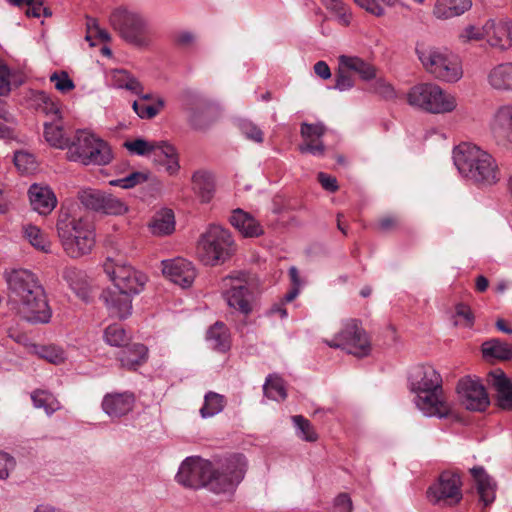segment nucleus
I'll return each mask as SVG.
<instances>
[{
  "mask_svg": "<svg viewBox=\"0 0 512 512\" xmlns=\"http://www.w3.org/2000/svg\"><path fill=\"white\" fill-rule=\"evenodd\" d=\"M247 460L242 454L225 458L218 468L201 457H187L180 465L176 480L193 489L207 488L215 494H232L243 480Z\"/></svg>",
  "mask_w": 512,
  "mask_h": 512,
  "instance_id": "f257e3e1",
  "label": "nucleus"
},
{
  "mask_svg": "<svg viewBox=\"0 0 512 512\" xmlns=\"http://www.w3.org/2000/svg\"><path fill=\"white\" fill-rule=\"evenodd\" d=\"M10 300L18 305V313L32 323H48L51 310L43 287L34 273L14 269L5 273Z\"/></svg>",
  "mask_w": 512,
  "mask_h": 512,
  "instance_id": "f03ea898",
  "label": "nucleus"
},
{
  "mask_svg": "<svg viewBox=\"0 0 512 512\" xmlns=\"http://www.w3.org/2000/svg\"><path fill=\"white\" fill-rule=\"evenodd\" d=\"M411 391L415 394L414 402L426 416L445 417L450 412L442 389V378L431 365H418L409 375Z\"/></svg>",
  "mask_w": 512,
  "mask_h": 512,
  "instance_id": "7ed1b4c3",
  "label": "nucleus"
},
{
  "mask_svg": "<svg viewBox=\"0 0 512 512\" xmlns=\"http://www.w3.org/2000/svg\"><path fill=\"white\" fill-rule=\"evenodd\" d=\"M453 161L460 175L474 183L492 185L500 179L492 155L472 143L463 142L456 146Z\"/></svg>",
  "mask_w": 512,
  "mask_h": 512,
  "instance_id": "20e7f679",
  "label": "nucleus"
},
{
  "mask_svg": "<svg viewBox=\"0 0 512 512\" xmlns=\"http://www.w3.org/2000/svg\"><path fill=\"white\" fill-rule=\"evenodd\" d=\"M59 242L65 254L78 259L89 254L95 245V231L91 222L61 211L56 222Z\"/></svg>",
  "mask_w": 512,
  "mask_h": 512,
  "instance_id": "39448f33",
  "label": "nucleus"
},
{
  "mask_svg": "<svg viewBox=\"0 0 512 512\" xmlns=\"http://www.w3.org/2000/svg\"><path fill=\"white\" fill-rule=\"evenodd\" d=\"M416 54L425 71L440 81L455 83L463 76L460 58L448 48L421 45Z\"/></svg>",
  "mask_w": 512,
  "mask_h": 512,
  "instance_id": "423d86ee",
  "label": "nucleus"
},
{
  "mask_svg": "<svg viewBox=\"0 0 512 512\" xmlns=\"http://www.w3.org/2000/svg\"><path fill=\"white\" fill-rule=\"evenodd\" d=\"M68 158L83 165H107L113 155L109 145L94 134L79 130L68 146Z\"/></svg>",
  "mask_w": 512,
  "mask_h": 512,
  "instance_id": "0eeeda50",
  "label": "nucleus"
},
{
  "mask_svg": "<svg viewBox=\"0 0 512 512\" xmlns=\"http://www.w3.org/2000/svg\"><path fill=\"white\" fill-rule=\"evenodd\" d=\"M221 290L227 305L243 315H249L257 305V287L245 274L224 277Z\"/></svg>",
  "mask_w": 512,
  "mask_h": 512,
  "instance_id": "6e6552de",
  "label": "nucleus"
},
{
  "mask_svg": "<svg viewBox=\"0 0 512 512\" xmlns=\"http://www.w3.org/2000/svg\"><path fill=\"white\" fill-rule=\"evenodd\" d=\"M408 103L433 114H445L457 107L456 98L435 83H420L413 86L408 95Z\"/></svg>",
  "mask_w": 512,
  "mask_h": 512,
  "instance_id": "1a4fd4ad",
  "label": "nucleus"
},
{
  "mask_svg": "<svg viewBox=\"0 0 512 512\" xmlns=\"http://www.w3.org/2000/svg\"><path fill=\"white\" fill-rule=\"evenodd\" d=\"M233 252V239L230 232L220 225L212 224L201 236L198 255L205 265L215 266L224 263Z\"/></svg>",
  "mask_w": 512,
  "mask_h": 512,
  "instance_id": "9d476101",
  "label": "nucleus"
},
{
  "mask_svg": "<svg viewBox=\"0 0 512 512\" xmlns=\"http://www.w3.org/2000/svg\"><path fill=\"white\" fill-rule=\"evenodd\" d=\"M110 21L122 38L130 44L141 48L150 45L149 22L141 13L118 8L111 14Z\"/></svg>",
  "mask_w": 512,
  "mask_h": 512,
  "instance_id": "9b49d317",
  "label": "nucleus"
},
{
  "mask_svg": "<svg viewBox=\"0 0 512 512\" xmlns=\"http://www.w3.org/2000/svg\"><path fill=\"white\" fill-rule=\"evenodd\" d=\"M182 109L188 122L196 130H205L215 123L219 117V108L202 94L186 91L182 98Z\"/></svg>",
  "mask_w": 512,
  "mask_h": 512,
  "instance_id": "f8f14e48",
  "label": "nucleus"
},
{
  "mask_svg": "<svg viewBox=\"0 0 512 512\" xmlns=\"http://www.w3.org/2000/svg\"><path fill=\"white\" fill-rule=\"evenodd\" d=\"M325 343L331 348H340L356 357L367 356L371 350L367 333L355 319L346 321L342 329L331 340H325Z\"/></svg>",
  "mask_w": 512,
  "mask_h": 512,
  "instance_id": "ddd939ff",
  "label": "nucleus"
},
{
  "mask_svg": "<svg viewBox=\"0 0 512 512\" xmlns=\"http://www.w3.org/2000/svg\"><path fill=\"white\" fill-rule=\"evenodd\" d=\"M104 272L113 282V286L130 294H138L143 290L147 277L126 265L120 260L108 258L103 265Z\"/></svg>",
  "mask_w": 512,
  "mask_h": 512,
  "instance_id": "4468645a",
  "label": "nucleus"
},
{
  "mask_svg": "<svg viewBox=\"0 0 512 512\" xmlns=\"http://www.w3.org/2000/svg\"><path fill=\"white\" fill-rule=\"evenodd\" d=\"M429 500L435 504L454 505L461 501V480L457 473L443 472L427 491Z\"/></svg>",
  "mask_w": 512,
  "mask_h": 512,
  "instance_id": "2eb2a0df",
  "label": "nucleus"
},
{
  "mask_svg": "<svg viewBox=\"0 0 512 512\" xmlns=\"http://www.w3.org/2000/svg\"><path fill=\"white\" fill-rule=\"evenodd\" d=\"M457 393L461 404L471 411H483L490 403L488 394L478 379L462 378L458 382Z\"/></svg>",
  "mask_w": 512,
  "mask_h": 512,
  "instance_id": "dca6fc26",
  "label": "nucleus"
},
{
  "mask_svg": "<svg viewBox=\"0 0 512 512\" xmlns=\"http://www.w3.org/2000/svg\"><path fill=\"white\" fill-rule=\"evenodd\" d=\"M487 44L506 51L512 48V20L508 17H493L486 21Z\"/></svg>",
  "mask_w": 512,
  "mask_h": 512,
  "instance_id": "f3484780",
  "label": "nucleus"
},
{
  "mask_svg": "<svg viewBox=\"0 0 512 512\" xmlns=\"http://www.w3.org/2000/svg\"><path fill=\"white\" fill-rule=\"evenodd\" d=\"M161 265L164 276L182 288L190 287L195 280L196 269L192 262L184 258L163 260Z\"/></svg>",
  "mask_w": 512,
  "mask_h": 512,
  "instance_id": "a211bd4d",
  "label": "nucleus"
},
{
  "mask_svg": "<svg viewBox=\"0 0 512 512\" xmlns=\"http://www.w3.org/2000/svg\"><path fill=\"white\" fill-rule=\"evenodd\" d=\"M134 405L135 396L128 391L107 393L101 403L102 410L113 421L128 415Z\"/></svg>",
  "mask_w": 512,
  "mask_h": 512,
  "instance_id": "6ab92c4d",
  "label": "nucleus"
},
{
  "mask_svg": "<svg viewBox=\"0 0 512 512\" xmlns=\"http://www.w3.org/2000/svg\"><path fill=\"white\" fill-rule=\"evenodd\" d=\"M131 295L122 289L114 286L106 288L101 293V300L104 302L110 315L124 319L131 314L132 301Z\"/></svg>",
  "mask_w": 512,
  "mask_h": 512,
  "instance_id": "aec40b11",
  "label": "nucleus"
},
{
  "mask_svg": "<svg viewBox=\"0 0 512 512\" xmlns=\"http://www.w3.org/2000/svg\"><path fill=\"white\" fill-rule=\"evenodd\" d=\"M326 128L322 123L310 124L303 122L300 128V134L303 143L298 149L301 153H310L314 156H323L325 153V145L321 137L325 134Z\"/></svg>",
  "mask_w": 512,
  "mask_h": 512,
  "instance_id": "412c9836",
  "label": "nucleus"
},
{
  "mask_svg": "<svg viewBox=\"0 0 512 512\" xmlns=\"http://www.w3.org/2000/svg\"><path fill=\"white\" fill-rule=\"evenodd\" d=\"M487 383L494 390L498 406L504 410H512V381L501 370L491 371L487 375Z\"/></svg>",
  "mask_w": 512,
  "mask_h": 512,
  "instance_id": "4be33fe9",
  "label": "nucleus"
},
{
  "mask_svg": "<svg viewBox=\"0 0 512 512\" xmlns=\"http://www.w3.org/2000/svg\"><path fill=\"white\" fill-rule=\"evenodd\" d=\"M490 129L494 137L501 141H510L512 135V104L499 106L493 113Z\"/></svg>",
  "mask_w": 512,
  "mask_h": 512,
  "instance_id": "5701e85b",
  "label": "nucleus"
},
{
  "mask_svg": "<svg viewBox=\"0 0 512 512\" xmlns=\"http://www.w3.org/2000/svg\"><path fill=\"white\" fill-rule=\"evenodd\" d=\"M31 206L40 215L50 214L57 205V198L48 186L33 184L28 190Z\"/></svg>",
  "mask_w": 512,
  "mask_h": 512,
  "instance_id": "b1692460",
  "label": "nucleus"
},
{
  "mask_svg": "<svg viewBox=\"0 0 512 512\" xmlns=\"http://www.w3.org/2000/svg\"><path fill=\"white\" fill-rule=\"evenodd\" d=\"M488 86L498 92H512V62L491 67L486 75Z\"/></svg>",
  "mask_w": 512,
  "mask_h": 512,
  "instance_id": "393cba45",
  "label": "nucleus"
},
{
  "mask_svg": "<svg viewBox=\"0 0 512 512\" xmlns=\"http://www.w3.org/2000/svg\"><path fill=\"white\" fill-rule=\"evenodd\" d=\"M475 482L480 501L484 506L492 504L495 500L496 483L486 473L483 467L477 466L470 469Z\"/></svg>",
  "mask_w": 512,
  "mask_h": 512,
  "instance_id": "a878e982",
  "label": "nucleus"
},
{
  "mask_svg": "<svg viewBox=\"0 0 512 512\" xmlns=\"http://www.w3.org/2000/svg\"><path fill=\"white\" fill-rule=\"evenodd\" d=\"M471 7V0H435L432 14L439 20H448L463 15Z\"/></svg>",
  "mask_w": 512,
  "mask_h": 512,
  "instance_id": "bb28decb",
  "label": "nucleus"
},
{
  "mask_svg": "<svg viewBox=\"0 0 512 512\" xmlns=\"http://www.w3.org/2000/svg\"><path fill=\"white\" fill-rule=\"evenodd\" d=\"M230 223L244 237H258L263 234V228L260 223L249 213L238 208L233 210Z\"/></svg>",
  "mask_w": 512,
  "mask_h": 512,
  "instance_id": "cd10ccee",
  "label": "nucleus"
},
{
  "mask_svg": "<svg viewBox=\"0 0 512 512\" xmlns=\"http://www.w3.org/2000/svg\"><path fill=\"white\" fill-rule=\"evenodd\" d=\"M22 236L35 250L41 253H52L53 243L49 235L40 227L26 223L22 225Z\"/></svg>",
  "mask_w": 512,
  "mask_h": 512,
  "instance_id": "c85d7f7f",
  "label": "nucleus"
},
{
  "mask_svg": "<svg viewBox=\"0 0 512 512\" xmlns=\"http://www.w3.org/2000/svg\"><path fill=\"white\" fill-rule=\"evenodd\" d=\"M62 277L81 300L87 302L90 299V284L83 271L75 267H66L62 271Z\"/></svg>",
  "mask_w": 512,
  "mask_h": 512,
  "instance_id": "c756f323",
  "label": "nucleus"
},
{
  "mask_svg": "<svg viewBox=\"0 0 512 512\" xmlns=\"http://www.w3.org/2000/svg\"><path fill=\"white\" fill-rule=\"evenodd\" d=\"M338 62L342 69L358 74L362 80L368 81L376 76L375 68L360 57L341 55Z\"/></svg>",
  "mask_w": 512,
  "mask_h": 512,
  "instance_id": "7c9ffc66",
  "label": "nucleus"
},
{
  "mask_svg": "<svg viewBox=\"0 0 512 512\" xmlns=\"http://www.w3.org/2000/svg\"><path fill=\"white\" fill-rule=\"evenodd\" d=\"M147 348L140 343L127 344L118 355L121 366L127 369H136L147 359Z\"/></svg>",
  "mask_w": 512,
  "mask_h": 512,
  "instance_id": "2f4dec72",
  "label": "nucleus"
},
{
  "mask_svg": "<svg viewBox=\"0 0 512 512\" xmlns=\"http://www.w3.org/2000/svg\"><path fill=\"white\" fill-rule=\"evenodd\" d=\"M192 189L201 202L208 203L215 191L214 178L207 171H196L192 176Z\"/></svg>",
  "mask_w": 512,
  "mask_h": 512,
  "instance_id": "473e14b6",
  "label": "nucleus"
},
{
  "mask_svg": "<svg viewBox=\"0 0 512 512\" xmlns=\"http://www.w3.org/2000/svg\"><path fill=\"white\" fill-rule=\"evenodd\" d=\"M153 161L164 167L165 171L170 175H175L180 168L176 149L166 143L160 142L157 154Z\"/></svg>",
  "mask_w": 512,
  "mask_h": 512,
  "instance_id": "72a5a7b5",
  "label": "nucleus"
},
{
  "mask_svg": "<svg viewBox=\"0 0 512 512\" xmlns=\"http://www.w3.org/2000/svg\"><path fill=\"white\" fill-rule=\"evenodd\" d=\"M109 80L111 85L115 88L126 89L136 95H139L143 90L138 79L124 69L111 70Z\"/></svg>",
  "mask_w": 512,
  "mask_h": 512,
  "instance_id": "f704fd0d",
  "label": "nucleus"
},
{
  "mask_svg": "<svg viewBox=\"0 0 512 512\" xmlns=\"http://www.w3.org/2000/svg\"><path fill=\"white\" fill-rule=\"evenodd\" d=\"M154 235L163 236L172 233L175 229L174 213L171 209H162L155 213L149 224Z\"/></svg>",
  "mask_w": 512,
  "mask_h": 512,
  "instance_id": "c9c22d12",
  "label": "nucleus"
},
{
  "mask_svg": "<svg viewBox=\"0 0 512 512\" xmlns=\"http://www.w3.org/2000/svg\"><path fill=\"white\" fill-rule=\"evenodd\" d=\"M44 138L51 146L59 149L68 148L71 143L60 120L44 124Z\"/></svg>",
  "mask_w": 512,
  "mask_h": 512,
  "instance_id": "e433bc0d",
  "label": "nucleus"
},
{
  "mask_svg": "<svg viewBox=\"0 0 512 512\" xmlns=\"http://www.w3.org/2000/svg\"><path fill=\"white\" fill-rule=\"evenodd\" d=\"M482 353L485 358H494L501 361L512 359V347L499 339H491L482 344Z\"/></svg>",
  "mask_w": 512,
  "mask_h": 512,
  "instance_id": "4c0bfd02",
  "label": "nucleus"
},
{
  "mask_svg": "<svg viewBox=\"0 0 512 512\" xmlns=\"http://www.w3.org/2000/svg\"><path fill=\"white\" fill-rule=\"evenodd\" d=\"M207 341L210 346L218 351H226L230 348V334L228 328L221 322H216L207 332Z\"/></svg>",
  "mask_w": 512,
  "mask_h": 512,
  "instance_id": "58836bf2",
  "label": "nucleus"
},
{
  "mask_svg": "<svg viewBox=\"0 0 512 512\" xmlns=\"http://www.w3.org/2000/svg\"><path fill=\"white\" fill-rule=\"evenodd\" d=\"M31 354L38 356L52 364H60L65 361L66 354L64 350L55 345L31 344L28 347Z\"/></svg>",
  "mask_w": 512,
  "mask_h": 512,
  "instance_id": "ea45409f",
  "label": "nucleus"
},
{
  "mask_svg": "<svg viewBox=\"0 0 512 512\" xmlns=\"http://www.w3.org/2000/svg\"><path fill=\"white\" fill-rule=\"evenodd\" d=\"M100 201V207L97 213L119 216L128 211V206L121 199L115 197L111 193L103 191Z\"/></svg>",
  "mask_w": 512,
  "mask_h": 512,
  "instance_id": "a19ab883",
  "label": "nucleus"
},
{
  "mask_svg": "<svg viewBox=\"0 0 512 512\" xmlns=\"http://www.w3.org/2000/svg\"><path fill=\"white\" fill-rule=\"evenodd\" d=\"M226 405L225 397L216 392H208L204 397V404L200 409L203 418L213 417L223 411Z\"/></svg>",
  "mask_w": 512,
  "mask_h": 512,
  "instance_id": "79ce46f5",
  "label": "nucleus"
},
{
  "mask_svg": "<svg viewBox=\"0 0 512 512\" xmlns=\"http://www.w3.org/2000/svg\"><path fill=\"white\" fill-rule=\"evenodd\" d=\"M123 146L131 154L138 156H150L154 159L157 154V149L160 146V142H149L142 138H137L131 141H125Z\"/></svg>",
  "mask_w": 512,
  "mask_h": 512,
  "instance_id": "37998d69",
  "label": "nucleus"
},
{
  "mask_svg": "<svg viewBox=\"0 0 512 512\" xmlns=\"http://www.w3.org/2000/svg\"><path fill=\"white\" fill-rule=\"evenodd\" d=\"M37 110L51 116L53 120H60V107L56 100L50 97L46 92L39 91L34 96Z\"/></svg>",
  "mask_w": 512,
  "mask_h": 512,
  "instance_id": "c03bdc74",
  "label": "nucleus"
},
{
  "mask_svg": "<svg viewBox=\"0 0 512 512\" xmlns=\"http://www.w3.org/2000/svg\"><path fill=\"white\" fill-rule=\"evenodd\" d=\"M31 399L36 408H43L48 415L59 410L60 402L49 392L43 390L34 391Z\"/></svg>",
  "mask_w": 512,
  "mask_h": 512,
  "instance_id": "a18cd8bd",
  "label": "nucleus"
},
{
  "mask_svg": "<svg viewBox=\"0 0 512 512\" xmlns=\"http://www.w3.org/2000/svg\"><path fill=\"white\" fill-rule=\"evenodd\" d=\"M264 395L272 400L280 401L287 397L283 380L275 375H269L263 385Z\"/></svg>",
  "mask_w": 512,
  "mask_h": 512,
  "instance_id": "49530a36",
  "label": "nucleus"
},
{
  "mask_svg": "<svg viewBox=\"0 0 512 512\" xmlns=\"http://www.w3.org/2000/svg\"><path fill=\"white\" fill-rule=\"evenodd\" d=\"M323 5L329 10L343 26H348L352 19V14L342 0H322Z\"/></svg>",
  "mask_w": 512,
  "mask_h": 512,
  "instance_id": "de8ad7c7",
  "label": "nucleus"
},
{
  "mask_svg": "<svg viewBox=\"0 0 512 512\" xmlns=\"http://www.w3.org/2000/svg\"><path fill=\"white\" fill-rule=\"evenodd\" d=\"M102 193L103 191L98 189L83 188L78 191L77 198L85 209L97 213L100 207Z\"/></svg>",
  "mask_w": 512,
  "mask_h": 512,
  "instance_id": "09e8293b",
  "label": "nucleus"
},
{
  "mask_svg": "<svg viewBox=\"0 0 512 512\" xmlns=\"http://www.w3.org/2000/svg\"><path fill=\"white\" fill-rule=\"evenodd\" d=\"M104 338L107 344L116 347H125L129 341L128 334L119 324L109 325L105 329Z\"/></svg>",
  "mask_w": 512,
  "mask_h": 512,
  "instance_id": "8fccbe9b",
  "label": "nucleus"
},
{
  "mask_svg": "<svg viewBox=\"0 0 512 512\" xmlns=\"http://www.w3.org/2000/svg\"><path fill=\"white\" fill-rule=\"evenodd\" d=\"M294 426L296 427V435L302 440L314 442L318 436L315 432L312 424L306 418L301 415H295L292 417Z\"/></svg>",
  "mask_w": 512,
  "mask_h": 512,
  "instance_id": "3c124183",
  "label": "nucleus"
},
{
  "mask_svg": "<svg viewBox=\"0 0 512 512\" xmlns=\"http://www.w3.org/2000/svg\"><path fill=\"white\" fill-rule=\"evenodd\" d=\"M14 164L21 173H31L37 168L34 155L24 150L14 153Z\"/></svg>",
  "mask_w": 512,
  "mask_h": 512,
  "instance_id": "603ef678",
  "label": "nucleus"
},
{
  "mask_svg": "<svg viewBox=\"0 0 512 512\" xmlns=\"http://www.w3.org/2000/svg\"><path fill=\"white\" fill-rule=\"evenodd\" d=\"M486 22L482 26L468 25L459 34L462 43L485 40L487 42Z\"/></svg>",
  "mask_w": 512,
  "mask_h": 512,
  "instance_id": "864d4df0",
  "label": "nucleus"
},
{
  "mask_svg": "<svg viewBox=\"0 0 512 512\" xmlns=\"http://www.w3.org/2000/svg\"><path fill=\"white\" fill-rule=\"evenodd\" d=\"M12 4L20 6L27 5L26 15L29 17L40 18L42 15L50 16L51 13L47 8L43 7L42 0H9Z\"/></svg>",
  "mask_w": 512,
  "mask_h": 512,
  "instance_id": "5fc2aeb1",
  "label": "nucleus"
},
{
  "mask_svg": "<svg viewBox=\"0 0 512 512\" xmlns=\"http://www.w3.org/2000/svg\"><path fill=\"white\" fill-rule=\"evenodd\" d=\"M148 180V174L144 172H132L126 177L111 180L109 184L111 186H117L124 189H130L136 185L142 184Z\"/></svg>",
  "mask_w": 512,
  "mask_h": 512,
  "instance_id": "6e6d98bb",
  "label": "nucleus"
},
{
  "mask_svg": "<svg viewBox=\"0 0 512 512\" xmlns=\"http://www.w3.org/2000/svg\"><path fill=\"white\" fill-rule=\"evenodd\" d=\"M163 106H164L163 100L159 99L158 107H156L154 105H148L143 101H134L132 108L140 118L152 119L159 113L160 108Z\"/></svg>",
  "mask_w": 512,
  "mask_h": 512,
  "instance_id": "4d7b16f0",
  "label": "nucleus"
},
{
  "mask_svg": "<svg viewBox=\"0 0 512 512\" xmlns=\"http://www.w3.org/2000/svg\"><path fill=\"white\" fill-rule=\"evenodd\" d=\"M241 133L249 140L256 143L263 142V132L249 120H241L238 124Z\"/></svg>",
  "mask_w": 512,
  "mask_h": 512,
  "instance_id": "13d9d810",
  "label": "nucleus"
},
{
  "mask_svg": "<svg viewBox=\"0 0 512 512\" xmlns=\"http://www.w3.org/2000/svg\"><path fill=\"white\" fill-rule=\"evenodd\" d=\"M50 81L54 83L55 88L61 93H67L74 89L75 84L66 72L53 73Z\"/></svg>",
  "mask_w": 512,
  "mask_h": 512,
  "instance_id": "bf43d9fd",
  "label": "nucleus"
},
{
  "mask_svg": "<svg viewBox=\"0 0 512 512\" xmlns=\"http://www.w3.org/2000/svg\"><path fill=\"white\" fill-rule=\"evenodd\" d=\"M354 78L350 75L347 70L342 69L341 65H339L338 71L336 73V82L334 88L341 92L350 90L354 86Z\"/></svg>",
  "mask_w": 512,
  "mask_h": 512,
  "instance_id": "052dcab7",
  "label": "nucleus"
},
{
  "mask_svg": "<svg viewBox=\"0 0 512 512\" xmlns=\"http://www.w3.org/2000/svg\"><path fill=\"white\" fill-rule=\"evenodd\" d=\"M455 324L471 326L473 323V315L470 307L465 304H458L455 308Z\"/></svg>",
  "mask_w": 512,
  "mask_h": 512,
  "instance_id": "680f3d73",
  "label": "nucleus"
},
{
  "mask_svg": "<svg viewBox=\"0 0 512 512\" xmlns=\"http://www.w3.org/2000/svg\"><path fill=\"white\" fill-rule=\"evenodd\" d=\"M16 461L10 454L0 451V479L5 480L14 470Z\"/></svg>",
  "mask_w": 512,
  "mask_h": 512,
  "instance_id": "e2e57ef3",
  "label": "nucleus"
},
{
  "mask_svg": "<svg viewBox=\"0 0 512 512\" xmlns=\"http://www.w3.org/2000/svg\"><path fill=\"white\" fill-rule=\"evenodd\" d=\"M11 91V71L7 65L0 60V96H5Z\"/></svg>",
  "mask_w": 512,
  "mask_h": 512,
  "instance_id": "0e129e2a",
  "label": "nucleus"
},
{
  "mask_svg": "<svg viewBox=\"0 0 512 512\" xmlns=\"http://www.w3.org/2000/svg\"><path fill=\"white\" fill-rule=\"evenodd\" d=\"M357 5L375 16H382L384 14L383 7L376 0H360Z\"/></svg>",
  "mask_w": 512,
  "mask_h": 512,
  "instance_id": "69168bd1",
  "label": "nucleus"
},
{
  "mask_svg": "<svg viewBox=\"0 0 512 512\" xmlns=\"http://www.w3.org/2000/svg\"><path fill=\"white\" fill-rule=\"evenodd\" d=\"M352 502L347 494H340L334 503V512H351Z\"/></svg>",
  "mask_w": 512,
  "mask_h": 512,
  "instance_id": "338daca9",
  "label": "nucleus"
},
{
  "mask_svg": "<svg viewBox=\"0 0 512 512\" xmlns=\"http://www.w3.org/2000/svg\"><path fill=\"white\" fill-rule=\"evenodd\" d=\"M196 40V36L189 31H181L176 34L175 42L179 47L187 48L191 46Z\"/></svg>",
  "mask_w": 512,
  "mask_h": 512,
  "instance_id": "774afa93",
  "label": "nucleus"
}]
</instances>
